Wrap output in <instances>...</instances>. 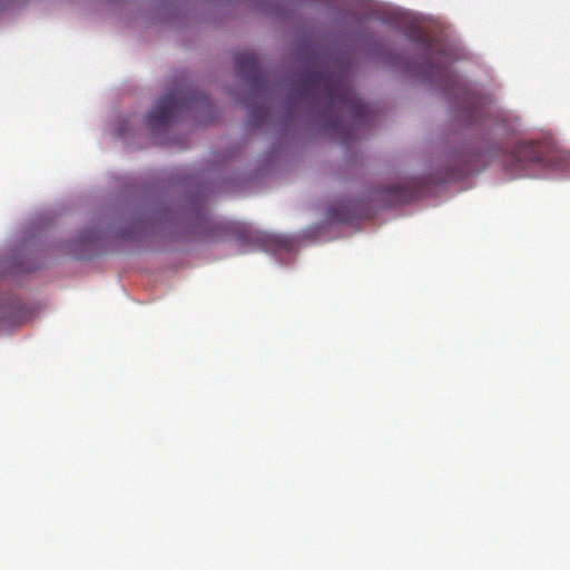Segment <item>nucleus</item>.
<instances>
[{"label":"nucleus","instance_id":"3","mask_svg":"<svg viewBox=\"0 0 570 570\" xmlns=\"http://www.w3.org/2000/svg\"><path fill=\"white\" fill-rule=\"evenodd\" d=\"M543 160L541 145L534 141H525L517 145L507 156L505 167L509 171L523 175L530 166Z\"/></svg>","mask_w":570,"mask_h":570},{"label":"nucleus","instance_id":"6","mask_svg":"<svg viewBox=\"0 0 570 570\" xmlns=\"http://www.w3.org/2000/svg\"><path fill=\"white\" fill-rule=\"evenodd\" d=\"M429 77L434 80H439L441 85L448 86L451 78V70L443 65L430 66L429 70L425 71Z\"/></svg>","mask_w":570,"mask_h":570},{"label":"nucleus","instance_id":"4","mask_svg":"<svg viewBox=\"0 0 570 570\" xmlns=\"http://www.w3.org/2000/svg\"><path fill=\"white\" fill-rule=\"evenodd\" d=\"M235 67L238 75L245 78L257 90L265 85L264 73L261 70L258 58L254 52H239L235 57Z\"/></svg>","mask_w":570,"mask_h":570},{"label":"nucleus","instance_id":"7","mask_svg":"<svg viewBox=\"0 0 570 570\" xmlns=\"http://www.w3.org/2000/svg\"><path fill=\"white\" fill-rule=\"evenodd\" d=\"M327 216L331 222L335 223H345L350 219V214L345 205L330 207Z\"/></svg>","mask_w":570,"mask_h":570},{"label":"nucleus","instance_id":"8","mask_svg":"<svg viewBox=\"0 0 570 570\" xmlns=\"http://www.w3.org/2000/svg\"><path fill=\"white\" fill-rule=\"evenodd\" d=\"M81 238L85 242H94V240L98 239V232L95 230V232L83 233L81 235Z\"/></svg>","mask_w":570,"mask_h":570},{"label":"nucleus","instance_id":"9","mask_svg":"<svg viewBox=\"0 0 570 570\" xmlns=\"http://www.w3.org/2000/svg\"><path fill=\"white\" fill-rule=\"evenodd\" d=\"M243 238L245 240H248V242H254V240H263L262 237L257 236V235H254V233L249 232V230H244L243 232Z\"/></svg>","mask_w":570,"mask_h":570},{"label":"nucleus","instance_id":"11","mask_svg":"<svg viewBox=\"0 0 570 570\" xmlns=\"http://www.w3.org/2000/svg\"><path fill=\"white\" fill-rule=\"evenodd\" d=\"M469 112H470V115H469L468 122L469 124L476 122L479 120L480 116L475 115V112H473V111H469Z\"/></svg>","mask_w":570,"mask_h":570},{"label":"nucleus","instance_id":"5","mask_svg":"<svg viewBox=\"0 0 570 570\" xmlns=\"http://www.w3.org/2000/svg\"><path fill=\"white\" fill-rule=\"evenodd\" d=\"M417 195V188L414 180L406 181L404 185H390L380 190L383 200L391 205L409 203Z\"/></svg>","mask_w":570,"mask_h":570},{"label":"nucleus","instance_id":"1","mask_svg":"<svg viewBox=\"0 0 570 570\" xmlns=\"http://www.w3.org/2000/svg\"><path fill=\"white\" fill-rule=\"evenodd\" d=\"M291 96L298 102L322 109L324 127L344 145L357 136L361 127L374 121L371 107L358 98L341 73L309 70L295 83Z\"/></svg>","mask_w":570,"mask_h":570},{"label":"nucleus","instance_id":"2","mask_svg":"<svg viewBox=\"0 0 570 570\" xmlns=\"http://www.w3.org/2000/svg\"><path fill=\"white\" fill-rule=\"evenodd\" d=\"M198 97L194 92L174 90L159 98L146 116V126L151 134L165 130L184 109H191Z\"/></svg>","mask_w":570,"mask_h":570},{"label":"nucleus","instance_id":"10","mask_svg":"<svg viewBox=\"0 0 570 570\" xmlns=\"http://www.w3.org/2000/svg\"><path fill=\"white\" fill-rule=\"evenodd\" d=\"M253 115L258 119H264L266 116V110L264 108H257L253 110Z\"/></svg>","mask_w":570,"mask_h":570},{"label":"nucleus","instance_id":"12","mask_svg":"<svg viewBox=\"0 0 570 570\" xmlns=\"http://www.w3.org/2000/svg\"><path fill=\"white\" fill-rule=\"evenodd\" d=\"M275 242L277 243L276 244L277 247H282V244H281V242L278 239H276Z\"/></svg>","mask_w":570,"mask_h":570}]
</instances>
